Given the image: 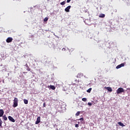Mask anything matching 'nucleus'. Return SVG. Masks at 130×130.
<instances>
[{
  "label": "nucleus",
  "instance_id": "nucleus-1",
  "mask_svg": "<svg viewBox=\"0 0 130 130\" xmlns=\"http://www.w3.org/2000/svg\"><path fill=\"white\" fill-rule=\"evenodd\" d=\"M19 102V100H18V98H15L14 100H13V107H17L18 106V103Z\"/></svg>",
  "mask_w": 130,
  "mask_h": 130
},
{
  "label": "nucleus",
  "instance_id": "nucleus-2",
  "mask_svg": "<svg viewBox=\"0 0 130 130\" xmlns=\"http://www.w3.org/2000/svg\"><path fill=\"white\" fill-rule=\"evenodd\" d=\"M117 94H120V93H124V89L122 87H119L116 90Z\"/></svg>",
  "mask_w": 130,
  "mask_h": 130
},
{
  "label": "nucleus",
  "instance_id": "nucleus-3",
  "mask_svg": "<svg viewBox=\"0 0 130 130\" xmlns=\"http://www.w3.org/2000/svg\"><path fill=\"white\" fill-rule=\"evenodd\" d=\"M12 41H13V38L12 37H9L6 40V42H7V43H10V42H12Z\"/></svg>",
  "mask_w": 130,
  "mask_h": 130
},
{
  "label": "nucleus",
  "instance_id": "nucleus-4",
  "mask_svg": "<svg viewBox=\"0 0 130 130\" xmlns=\"http://www.w3.org/2000/svg\"><path fill=\"white\" fill-rule=\"evenodd\" d=\"M71 8H72V6H69L64 9V11L67 13H69L70 12V10L71 9Z\"/></svg>",
  "mask_w": 130,
  "mask_h": 130
},
{
  "label": "nucleus",
  "instance_id": "nucleus-5",
  "mask_svg": "<svg viewBox=\"0 0 130 130\" xmlns=\"http://www.w3.org/2000/svg\"><path fill=\"white\" fill-rule=\"evenodd\" d=\"M122 67H124V63H121V64H120L118 65V66L116 67V68L117 69H120V68H122Z\"/></svg>",
  "mask_w": 130,
  "mask_h": 130
},
{
  "label": "nucleus",
  "instance_id": "nucleus-6",
  "mask_svg": "<svg viewBox=\"0 0 130 130\" xmlns=\"http://www.w3.org/2000/svg\"><path fill=\"white\" fill-rule=\"evenodd\" d=\"M8 119H9V120H10V121H12V122H15V119H14L13 117L9 116H8Z\"/></svg>",
  "mask_w": 130,
  "mask_h": 130
},
{
  "label": "nucleus",
  "instance_id": "nucleus-7",
  "mask_svg": "<svg viewBox=\"0 0 130 130\" xmlns=\"http://www.w3.org/2000/svg\"><path fill=\"white\" fill-rule=\"evenodd\" d=\"M40 121H41V117H38L37 119V121H36V124H38V123H40Z\"/></svg>",
  "mask_w": 130,
  "mask_h": 130
},
{
  "label": "nucleus",
  "instance_id": "nucleus-8",
  "mask_svg": "<svg viewBox=\"0 0 130 130\" xmlns=\"http://www.w3.org/2000/svg\"><path fill=\"white\" fill-rule=\"evenodd\" d=\"M48 88H50V89H51L52 90H55V86H54V85H48Z\"/></svg>",
  "mask_w": 130,
  "mask_h": 130
},
{
  "label": "nucleus",
  "instance_id": "nucleus-9",
  "mask_svg": "<svg viewBox=\"0 0 130 130\" xmlns=\"http://www.w3.org/2000/svg\"><path fill=\"white\" fill-rule=\"evenodd\" d=\"M4 113H5L4 110L0 109V117H2V116H3Z\"/></svg>",
  "mask_w": 130,
  "mask_h": 130
},
{
  "label": "nucleus",
  "instance_id": "nucleus-10",
  "mask_svg": "<svg viewBox=\"0 0 130 130\" xmlns=\"http://www.w3.org/2000/svg\"><path fill=\"white\" fill-rule=\"evenodd\" d=\"M83 76H84V74H83V73H79L78 74H77V78H81L83 77Z\"/></svg>",
  "mask_w": 130,
  "mask_h": 130
},
{
  "label": "nucleus",
  "instance_id": "nucleus-11",
  "mask_svg": "<svg viewBox=\"0 0 130 130\" xmlns=\"http://www.w3.org/2000/svg\"><path fill=\"white\" fill-rule=\"evenodd\" d=\"M106 89H107V90H108V91L109 92H112V88L110 87H106Z\"/></svg>",
  "mask_w": 130,
  "mask_h": 130
},
{
  "label": "nucleus",
  "instance_id": "nucleus-12",
  "mask_svg": "<svg viewBox=\"0 0 130 130\" xmlns=\"http://www.w3.org/2000/svg\"><path fill=\"white\" fill-rule=\"evenodd\" d=\"M105 17V14H101L99 15V18H104Z\"/></svg>",
  "mask_w": 130,
  "mask_h": 130
},
{
  "label": "nucleus",
  "instance_id": "nucleus-13",
  "mask_svg": "<svg viewBox=\"0 0 130 130\" xmlns=\"http://www.w3.org/2000/svg\"><path fill=\"white\" fill-rule=\"evenodd\" d=\"M118 124H119L120 126H125V125L121 122H118Z\"/></svg>",
  "mask_w": 130,
  "mask_h": 130
},
{
  "label": "nucleus",
  "instance_id": "nucleus-14",
  "mask_svg": "<svg viewBox=\"0 0 130 130\" xmlns=\"http://www.w3.org/2000/svg\"><path fill=\"white\" fill-rule=\"evenodd\" d=\"M23 102L24 104H28V100L24 99Z\"/></svg>",
  "mask_w": 130,
  "mask_h": 130
},
{
  "label": "nucleus",
  "instance_id": "nucleus-15",
  "mask_svg": "<svg viewBox=\"0 0 130 130\" xmlns=\"http://www.w3.org/2000/svg\"><path fill=\"white\" fill-rule=\"evenodd\" d=\"M3 118L4 120H8V118L6 115L3 116Z\"/></svg>",
  "mask_w": 130,
  "mask_h": 130
},
{
  "label": "nucleus",
  "instance_id": "nucleus-16",
  "mask_svg": "<svg viewBox=\"0 0 130 130\" xmlns=\"http://www.w3.org/2000/svg\"><path fill=\"white\" fill-rule=\"evenodd\" d=\"M91 91H92V88H89V89L87 90V92L88 93H91Z\"/></svg>",
  "mask_w": 130,
  "mask_h": 130
},
{
  "label": "nucleus",
  "instance_id": "nucleus-17",
  "mask_svg": "<svg viewBox=\"0 0 130 130\" xmlns=\"http://www.w3.org/2000/svg\"><path fill=\"white\" fill-rule=\"evenodd\" d=\"M60 5L61 6H64V5H66V1H63V2H61V3H60Z\"/></svg>",
  "mask_w": 130,
  "mask_h": 130
},
{
  "label": "nucleus",
  "instance_id": "nucleus-18",
  "mask_svg": "<svg viewBox=\"0 0 130 130\" xmlns=\"http://www.w3.org/2000/svg\"><path fill=\"white\" fill-rule=\"evenodd\" d=\"M80 111H78V112L76 113V114H75L76 116H79V115H80Z\"/></svg>",
  "mask_w": 130,
  "mask_h": 130
},
{
  "label": "nucleus",
  "instance_id": "nucleus-19",
  "mask_svg": "<svg viewBox=\"0 0 130 130\" xmlns=\"http://www.w3.org/2000/svg\"><path fill=\"white\" fill-rule=\"evenodd\" d=\"M48 21V18L46 17L44 19V22H47Z\"/></svg>",
  "mask_w": 130,
  "mask_h": 130
},
{
  "label": "nucleus",
  "instance_id": "nucleus-20",
  "mask_svg": "<svg viewBox=\"0 0 130 130\" xmlns=\"http://www.w3.org/2000/svg\"><path fill=\"white\" fill-rule=\"evenodd\" d=\"M82 101H84L85 102L87 101V99L85 98H82Z\"/></svg>",
  "mask_w": 130,
  "mask_h": 130
},
{
  "label": "nucleus",
  "instance_id": "nucleus-21",
  "mask_svg": "<svg viewBox=\"0 0 130 130\" xmlns=\"http://www.w3.org/2000/svg\"><path fill=\"white\" fill-rule=\"evenodd\" d=\"M2 124H3V121L2 120V119L0 118V126H2Z\"/></svg>",
  "mask_w": 130,
  "mask_h": 130
},
{
  "label": "nucleus",
  "instance_id": "nucleus-22",
  "mask_svg": "<svg viewBox=\"0 0 130 130\" xmlns=\"http://www.w3.org/2000/svg\"><path fill=\"white\" fill-rule=\"evenodd\" d=\"M78 120H81V121H84V118H80V119H78Z\"/></svg>",
  "mask_w": 130,
  "mask_h": 130
},
{
  "label": "nucleus",
  "instance_id": "nucleus-23",
  "mask_svg": "<svg viewBox=\"0 0 130 130\" xmlns=\"http://www.w3.org/2000/svg\"><path fill=\"white\" fill-rule=\"evenodd\" d=\"M88 105H89V106H92V103H88Z\"/></svg>",
  "mask_w": 130,
  "mask_h": 130
},
{
  "label": "nucleus",
  "instance_id": "nucleus-24",
  "mask_svg": "<svg viewBox=\"0 0 130 130\" xmlns=\"http://www.w3.org/2000/svg\"><path fill=\"white\" fill-rule=\"evenodd\" d=\"M75 127H79V124H75Z\"/></svg>",
  "mask_w": 130,
  "mask_h": 130
},
{
  "label": "nucleus",
  "instance_id": "nucleus-25",
  "mask_svg": "<svg viewBox=\"0 0 130 130\" xmlns=\"http://www.w3.org/2000/svg\"><path fill=\"white\" fill-rule=\"evenodd\" d=\"M27 71H28V72H29V71H30L31 69H30V68H29V67H27Z\"/></svg>",
  "mask_w": 130,
  "mask_h": 130
},
{
  "label": "nucleus",
  "instance_id": "nucleus-26",
  "mask_svg": "<svg viewBox=\"0 0 130 130\" xmlns=\"http://www.w3.org/2000/svg\"><path fill=\"white\" fill-rule=\"evenodd\" d=\"M43 107H46V104H45V103H44V104H43Z\"/></svg>",
  "mask_w": 130,
  "mask_h": 130
},
{
  "label": "nucleus",
  "instance_id": "nucleus-27",
  "mask_svg": "<svg viewBox=\"0 0 130 130\" xmlns=\"http://www.w3.org/2000/svg\"><path fill=\"white\" fill-rule=\"evenodd\" d=\"M62 51H66V48H63L62 49Z\"/></svg>",
  "mask_w": 130,
  "mask_h": 130
},
{
  "label": "nucleus",
  "instance_id": "nucleus-28",
  "mask_svg": "<svg viewBox=\"0 0 130 130\" xmlns=\"http://www.w3.org/2000/svg\"><path fill=\"white\" fill-rule=\"evenodd\" d=\"M25 67H26V68H28V64L26 63V64L25 65Z\"/></svg>",
  "mask_w": 130,
  "mask_h": 130
},
{
  "label": "nucleus",
  "instance_id": "nucleus-29",
  "mask_svg": "<svg viewBox=\"0 0 130 130\" xmlns=\"http://www.w3.org/2000/svg\"><path fill=\"white\" fill-rule=\"evenodd\" d=\"M71 0H67V3H70L71 2Z\"/></svg>",
  "mask_w": 130,
  "mask_h": 130
},
{
  "label": "nucleus",
  "instance_id": "nucleus-30",
  "mask_svg": "<svg viewBox=\"0 0 130 130\" xmlns=\"http://www.w3.org/2000/svg\"><path fill=\"white\" fill-rule=\"evenodd\" d=\"M72 85H76V86H78V84H76V83H73Z\"/></svg>",
  "mask_w": 130,
  "mask_h": 130
},
{
  "label": "nucleus",
  "instance_id": "nucleus-31",
  "mask_svg": "<svg viewBox=\"0 0 130 130\" xmlns=\"http://www.w3.org/2000/svg\"><path fill=\"white\" fill-rule=\"evenodd\" d=\"M24 74H26V72H23Z\"/></svg>",
  "mask_w": 130,
  "mask_h": 130
},
{
  "label": "nucleus",
  "instance_id": "nucleus-32",
  "mask_svg": "<svg viewBox=\"0 0 130 130\" xmlns=\"http://www.w3.org/2000/svg\"><path fill=\"white\" fill-rule=\"evenodd\" d=\"M0 83H1V81H0Z\"/></svg>",
  "mask_w": 130,
  "mask_h": 130
}]
</instances>
